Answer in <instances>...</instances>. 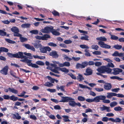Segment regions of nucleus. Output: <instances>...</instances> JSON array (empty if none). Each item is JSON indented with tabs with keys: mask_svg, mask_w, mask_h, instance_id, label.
<instances>
[{
	"mask_svg": "<svg viewBox=\"0 0 124 124\" xmlns=\"http://www.w3.org/2000/svg\"><path fill=\"white\" fill-rule=\"evenodd\" d=\"M96 39L100 41L98 42V44L101 47L107 49L110 48V46L107 44L103 41H105L107 40V39L106 38L104 37H100L97 38Z\"/></svg>",
	"mask_w": 124,
	"mask_h": 124,
	"instance_id": "f257e3e1",
	"label": "nucleus"
},
{
	"mask_svg": "<svg viewBox=\"0 0 124 124\" xmlns=\"http://www.w3.org/2000/svg\"><path fill=\"white\" fill-rule=\"evenodd\" d=\"M61 98L59 101L60 102H65L69 101V104L72 107L76 106V102L74 101V99L68 97L61 96Z\"/></svg>",
	"mask_w": 124,
	"mask_h": 124,
	"instance_id": "f03ea898",
	"label": "nucleus"
},
{
	"mask_svg": "<svg viewBox=\"0 0 124 124\" xmlns=\"http://www.w3.org/2000/svg\"><path fill=\"white\" fill-rule=\"evenodd\" d=\"M53 64L51 63L50 65L51 66L54 68V69H51V71L56 73H59V72L58 71L59 67L57 66L56 64H58V66L60 67V64L61 63H60L58 61H52Z\"/></svg>",
	"mask_w": 124,
	"mask_h": 124,
	"instance_id": "7ed1b4c3",
	"label": "nucleus"
},
{
	"mask_svg": "<svg viewBox=\"0 0 124 124\" xmlns=\"http://www.w3.org/2000/svg\"><path fill=\"white\" fill-rule=\"evenodd\" d=\"M53 29V27H46L44 29H42L40 30L41 32L44 33H49L51 32V30Z\"/></svg>",
	"mask_w": 124,
	"mask_h": 124,
	"instance_id": "20e7f679",
	"label": "nucleus"
},
{
	"mask_svg": "<svg viewBox=\"0 0 124 124\" xmlns=\"http://www.w3.org/2000/svg\"><path fill=\"white\" fill-rule=\"evenodd\" d=\"M8 67L6 66L3 67V69L0 70V72L1 74L6 75L8 74Z\"/></svg>",
	"mask_w": 124,
	"mask_h": 124,
	"instance_id": "39448f33",
	"label": "nucleus"
},
{
	"mask_svg": "<svg viewBox=\"0 0 124 124\" xmlns=\"http://www.w3.org/2000/svg\"><path fill=\"white\" fill-rule=\"evenodd\" d=\"M112 70L113 71L112 72V73L114 75H116L119 74L120 72H122L123 71L121 69L118 68H113Z\"/></svg>",
	"mask_w": 124,
	"mask_h": 124,
	"instance_id": "423d86ee",
	"label": "nucleus"
},
{
	"mask_svg": "<svg viewBox=\"0 0 124 124\" xmlns=\"http://www.w3.org/2000/svg\"><path fill=\"white\" fill-rule=\"evenodd\" d=\"M100 109L101 111L106 110L108 112H110L111 111L109 107H107L104 105H102V107H100Z\"/></svg>",
	"mask_w": 124,
	"mask_h": 124,
	"instance_id": "0eeeda50",
	"label": "nucleus"
},
{
	"mask_svg": "<svg viewBox=\"0 0 124 124\" xmlns=\"http://www.w3.org/2000/svg\"><path fill=\"white\" fill-rule=\"evenodd\" d=\"M49 55L52 56V57L55 58H57L58 57V55L57 54V52L55 51H53L50 52Z\"/></svg>",
	"mask_w": 124,
	"mask_h": 124,
	"instance_id": "6e6552de",
	"label": "nucleus"
},
{
	"mask_svg": "<svg viewBox=\"0 0 124 124\" xmlns=\"http://www.w3.org/2000/svg\"><path fill=\"white\" fill-rule=\"evenodd\" d=\"M23 45L27 49H31L34 51H35V48L33 46H31L28 44H25Z\"/></svg>",
	"mask_w": 124,
	"mask_h": 124,
	"instance_id": "1a4fd4ad",
	"label": "nucleus"
},
{
	"mask_svg": "<svg viewBox=\"0 0 124 124\" xmlns=\"http://www.w3.org/2000/svg\"><path fill=\"white\" fill-rule=\"evenodd\" d=\"M86 73H84V74L86 76L91 75L92 73V70L89 68H87L86 69Z\"/></svg>",
	"mask_w": 124,
	"mask_h": 124,
	"instance_id": "9d476101",
	"label": "nucleus"
},
{
	"mask_svg": "<svg viewBox=\"0 0 124 124\" xmlns=\"http://www.w3.org/2000/svg\"><path fill=\"white\" fill-rule=\"evenodd\" d=\"M112 55L114 56H122L124 55V54L122 53H119L117 51H116L112 54Z\"/></svg>",
	"mask_w": 124,
	"mask_h": 124,
	"instance_id": "9b49d317",
	"label": "nucleus"
},
{
	"mask_svg": "<svg viewBox=\"0 0 124 124\" xmlns=\"http://www.w3.org/2000/svg\"><path fill=\"white\" fill-rule=\"evenodd\" d=\"M23 53L21 52H19L18 53L16 54H17V56L16 57L17 58H25L26 57L23 55Z\"/></svg>",
	"mask_w": 124,
	"mask_h": 124,
	"instance_id": "f8f14e48",
	"label": "nucleus"
},
{
	"mask_svg": "<svg viewBox=\"0 0 124 124\" xmlns=\"http://www.w3.org/2000/svg\"><path fill=\"white\" fill-rule=\"evenodd\" d=\"M112 69L108 68H106L105 67L104 73L107 72L108 74H112Z\"/></svg>",
	"mask_w": 124,
	"mask_h": 124,
	"instance_id": "ddd939ff",
	"label": "nucleus"
},
{
	"mask_svg": "<svg viewBox=\"0 0 124 124\" xmlns=\"http://www.w3.org/2000/svg\"><path fill=\"white\" fill-rule=\"evenodd\" d=\"M104 88L106 90H109L111 88V85L110 84H106L104 85Z\"/></svg>",
	"mask_w": 124,
	"mask_h": 124,
	"instance_id": "4468645a",
	"label": "nucleus"
},
{
	"mask_svg": "<svg viewBox=\"0 0 124 124\" xmlns=\"http://www.w3.org/2000/svg\"><path fill=\"white\" fill-rule=\"evenodd\" d=\"M51 32L53 35L55 36L59 35L60 34L59 32L57 31L56 30L54 29L53 27V29L51 30Z\"/></svg>",
	"mask_w": 124,
	"mask_h": 124,
	"instance_id": "2eb2a0df",
	"label": "nucleus"
},
{
	"mask_svg": "<svg viewBox=\"0 0 124 124\" xmlns=\"http://www.w3.org/2000/svg\"><path fill=\"white\" fill-rule=\"evenodd\" d=\"M111 121L114 122L120 123L121 121V120L118 117H116L115 119L111 118Z\"/></svg>",
	"mask_w": 124,
	"mask_h": 124,
	"instance_id": "dca6fc26",
	"label": "nucleus"
},
{
	"mask_svg": "<svg viewBox=\"0 0 124 124\" xmlns=\"http://www.w3.org/2000/svg\"><path fill=\"white\" fill-rule=\"evenodd\" d=\"M31 62H29L28 65V66L35 68H38L39 67V66L35 64L32 63Z\"/></svg>",
	"mask_w": 124,
	"mask_h": 124,
	"instance_id": "f3484780",
	"label": "nucleus"
},
{
	"mask_svg": "<svg viewBox=\"0 0 124 124\" xmlns=\"http://www.w3.org/2000/svg\"><path fill=\"white\" fill-rule=\"evenodd\" d=\"M11 31L14 33L16 32H19V31L18 29L16 26H14L11 29Z\"/></svg>",
	"mask_w": 124,
	"mask_h": 124,
	"instance_id": "a211bd4d",
	"label": "nucleus"
},
{
	"mask_svg": "<svg viewBox=\"0 0 124 124\" xmlns=\"http://www.w3.org/2000/svg\"><path fill=\"white\" fill-rule=\"evenodd\" d=\"M9 90L10 92L14 94H17L18 93L17 90L13 88H9Z\"/></svg>",
	"mask_w": 124,
	"mask_h": 124,
	"instance_id": "6ab92c4d",
	"label": "nucleus"
},
{
	"mask_svg": "<svg viewBox=\"0 0 124 124\" xmlns=\"http://www.w3.org/2000/svg\"><path fill=\"white\" fill-rule=\"evenodd\" d=\"M60 67H63L64 66L69 67L70 65V63L68 62H65L63 63H61L60 64Z\"/></svg>",
	"mask_w": 124,
	"mask_h": 124,
	"instance_id": "aec40b11",
	"label": "nucleus"
},
{
	"mask_svg": "<svg viewBox=\"0 0 124 124\" xmlns=\"http://www.w3.org/2000/svg\"><path fill=\"white\" fill-rule=\"evenodd\" d=\"M62 117L63 118V119L64 122H69L70 121V120L69 119V117L68 116H62Z\"/></svg>",
	"mask_w": 124,
	"mask_h": 124,
	"instance_id": "412c9836",
	"label": "nucleus"
},
{
	"mask_svg": "<svg viewBox=\"0 0 124 124\" xmlns=\"http://www.w3.org/2000/svg\"><path fill=\"white\" fill-rule=\"evenodd\" d=\"M105 67H101L97 69V70L99 72L101 73H104Z\"/></svg>",
	"mask_w": 124,
	"mask_h": 124,
	"instance_id": "4be33fe9",
	"label": "nucleus"
},
{
	"mask_svg": "<svg viewBox=\"0 0 124 124\" xmlns=\"http://www.w3.org/2000/svg\"><path fill=\"white\" fill-rule=\"evenodd\" d=\"M31 26L30 23H24L21 25V27L23 28H28L29 27Z\"/></svg>",
	"mask_w": 124,
	"mask_h": 124,
	"instance_id": "5701e85b",
	"label": "nucleus"
},
{
	"mask_svg": "<svg viewBox=\"0 0 124 124\" xmlns=\"http://www.w3.org/2000/svg\"><path fill=\"white\" fill-rule=\"evenodd\" d=\"M61 70L62 72H64L66 73H68L69 71V70L65 68H60L59 67V70Z\"/></svg>",
	"mask_w": 124,
	"mask_h": 124,
	"instance_id": "b1692460",
	"label": "nucleus"
},
{
	"mask_svg": "<svg viewBox=\"0 0 124 124\" xmlns=\"http://www.w3.org/2000/svg\"><path fill=\"white\" fill-rule=\"evenodd\" d=\"M33 45L34 46L35 48H40L42 46V45H41V44L39 43H34L33 44Z\"/></svg>",
	"mask_w": 124,
	"mask_h": 124,
	"instance_id": "393cba45",
	"label": "nucleus"
},
{
	"mask_svg": "<svg viewBox=\"0 0 124 124\" xmlns=\"http://www.w3.org/2000/svg\"><path fill=\"white\" fill-rule=\"evenodd\" d=\"M25 57V58H24V59H22L21 60V61L25 63H27V65H28V64L29 63V62L32 61L31 60H30L26 58Z\"/></svg>",
	"mask_w": 124,
	"mask_h": 124,
	"instance_id": "a878e982",
	"label": "nucleus"
},
{
	"mask_svg": "<svg viewBox=\"0 0 124 124\" xmlns=\"http://www.w3.org/2000/svg\"><path fill=\"white\" fill-rule=\"evenodd\" d=\"M88 37H89L87 35L84 34L83 36H81L80 39L82 40H89Z\"/></svg>",
	"mask_w": 124,
	"mask_h": 124,
	"instance_id": "bb28decb",
	"label": "nucleus"
},
{
	"mask_svg": "<svg viewBox=\"0 0 124 124\" xmlns=\"http://www.w3.org/2000/svg\"><path fill=\"white\" fill-rule=\"evenodd\" d=\"M110 78L113 79H117L118 80H121L123 79L122 78H120L116 76H113L111 77Z\"/></svg>",
	"mask_w": 124,
	"mask_h": 124,
	"instance_id": "cd10ccee",
	"label": "nucleus"
},
{
	"mask_svg": "<svg viewBox=\"0 0 124 124\" xmlns=\"http://www.w3.org/2000/svg\"><path fill=\"white\" fill-rule=\"evenodd\" d=\"M111 118H108L107 117H102V121L103 122H106L108 120L111 121Z\"/></svg>",
	"mask_w": 124,
	"mask_h": 124,
	"instance_id": "c85d7f7f",
	"label": "nucleus"
},
{
	"mask_svg": "<svg viewBox=\"0 0 124 124\" xmlns=\"http://www.w3.org/2000/svg\"><path fill=\"white\" fill-rule=\"evenodd\" d=\"M77 79L78 80L82 81L84 80V78L81 75L78 74L77 77Z\"/></svg>",
	"mask_w": 124,
	"mask_h": 124,
	"instance_id": "c756f323",
	"label": "nucleus"
},
{
	"mask_svg": "<svg viewBox=\"0 0 124 124\" xmlns=\"http://www.w3.org/2000/svg\"><path fill=\"white\" fill-rule=\"evenodd\" d=\"M33 56L35 58H38L40 59H44L45 58V56H39L37 55H33Z\"/></svg>",
	"mask_w": 124,
	"mask_h": 124,
	"instance_id": "7c9ffc66",
	"label": "nucleus"
},
{
	"mask_svg": "<svg viewBox=\"0 0 124 124\" xmlns=\"http://www.w3.org/2000/svg\"><path fill=\"white\" fill-rule=\"evenodd\" d=\"M40 49L41 52V53H45L46 52V47H42V46L40 48Z\"/></svg>",
	"mask_w": 124,
	"mask_h": 124,
	"instance_id": "2f4dec72",
	"label": "nucleus"
},
{
	"mask_svg": "<svg viewBox=\"0 0 124 124\" xmlns=\"http://www.w3.org/2000/svg\"><path fill=\"white\" fill-rule=\"evenodd\" d=\"M9 99L11 100L16 101L17 100L18 98L15 96L14 95H12L10 96Z\"/></svg>",
	"mask_w": 124,
	"mask_h": 124,
	"instance_id": "473e14b6",
	"label": "nucleus"
},
{
	"mask_svg": "<svg viewBox=\"0 0 124 124\" xmlns=\"http://www.w3.org/2000/svg\"><path fill=\"white\" fill-rule=\"evenodd\" d=\"M7 54L9 57H17V54H13L9 53H8Z\"/></svg>",
	"mask_w": 124,
	"mask_h": 124,
	"instance_id": "72a5a7b5",
	"label": "nucleus"
},
{
	"mask_svg": "<svg viewBox=\"0 0 124 124\" xmlns=\"http://www.w3.org/2000/svg\"><path fill=\"white\" fill-rule=\"evenodd\" d=\"M113 47L116 49L119 50L122 48V46L121 45L117 44L114 45L113 46Z\"/></svg>",
	"mask_w": 124,
	"mask_h": 124,
	"instance_id": "f704fd0d",
	"label": "nucleus"
},
{
	"mask_svg": "<svg viewBox=\"0 0 124 124\" xmlns=\"http://www.w3.org/2000/svg\"><path fill=\"white\" fill-rule=\"evenodd\" d=\"M117 104V103L116 101H114L111 102L109 104L110 106L111 107H113L116 106Z\"/></svg>",
	"mask_w": 124,
	"mask_h": 124,
	"instance_id": "c9c22d12",
	"label": "nucleus"
},
{
	"mask_svg": "<svg viewBox=\"0 0 124 124\" xmlns=\"http://www.w3.org/2000/svg\"><path fill=\"white\" fill-rule=\"evenodd\" d=\"M107 66L108 67H111L112 68H113L115 67L114 65L112 62H108L107 65Z\"/></svg>",
	"mask_w": 124,
	"mask_h": 124,
	"instance_id": "e433bc0d",
	"label": "nucleus"
},
{
	"mask_svg": "<svg viewBox=\"0 0 124 124\" xmlns=\"http://www.w3.org/2000/svg\"><path fill=\"white\" fill-rule=\"evenodd\" d=\"M123 108L120 106H117L114 108V110L116 111H120L122 110Z\"/></svg>",
	"mask_w": 124,
	"mask_h": 124,
	"instance_id": "4c0bfd02",
	"label": "nucleus"
},
{
	"mask_svg": "<svg viewBox=\"0 0 124 124\" xmlns=\"http://www.w3.org/2000/svg\"><path fill=\"white\" fill-rule=\"evenodd\" d=\"M5 30V29H3L2 30H0V35L2 36H4L6 35V33L4 31Z\"/></svg>",
	"mask_w": 124,
	"mask_h": 124,
	"instance_id": "58836bf2",
	"label": "nucleus"
},
{
	"mask_svg": "<svg viewBox=\"0 0 124 124\" xmlns=\"http://www.w3.org/2000/svg\"><path fill=\"white\" fill-rule=\"evenodd\" d=\"M30 32L32 34H37L38 33L39 31L37 30H34L30 31Z\"/></svg>",
	"mask_w": 124,
	"mask_h": 124,
	"instance_id": "ea45409f",
	"label": "nucleus"
},
{
	"mask_svg": "<svg viewBox=\"0 0 124 124\" xmlns=\"http://www.w3.org/2000/svg\"><path fill=\"white\" fill-rule=\"evenodd\" d=\"M43 40H46L48 38H50V36L47 34H46L42 36Z\"/></svg>",
	"mask_w": 124,
	"mask_h": 124,
	"instance_id": "a19ab883",
	"label": "nucleus"
},
{
	"mask_svg": "<svg viewBox=\"0 0 124 124\" xmlns=\"http://www.w3.org/2000/svg\"><path fill=\"white\" fill-rule=\"evenodd\" d=\"M24 54L27 56H29L28 58L30 59H32L33 58V57L31 55V54L30 53H27L25 52L23 53Z\"/></svg>",
	"mask_w": 124,
	"mask_h": 124,
	"instance_id": "79ce46f5",
	"label": "nucleus"
},
{
	"mask_svg": "<svg viewBox=\"0 0 124 124\" xmlns=\"http://www.w3.org/2000/svg\"><path fill=\"white\" fill-rule=\"evenodd\" d=\"M93 101L95 102H98L100 101L98 96H97L93 99Z\"/></svg>",
	"mask_w": 124,
	"mask_h": 124,
	"instance_id": "37998d69",
	"label": "nucleus"
},
{
	"mask_svg": "<svg viewBox=\"0 0 124 124\" xmlns=\"http://www.w3.org/2000/svg\"><path fill=\"white\" fill-rule=\"evenodd\" d=\"M44 85L45 86H47L48 87H51L53 86V85L48 82H47L45 83Z\"/></svg>",
	"mask_w": 124,
	"mask_h": 124,
	"instance_id": "c03bdc74",
	"label": "nucleus"
},
{
	"mask_svg": "<svg viewBox=\"0 0 124 124\" xmlns=\"http://www.w3.org/2000/svg\"><path fill=\"white\" fill-rule=\"evenodd\" d=\"M100 101V100L103 101L106 98L105 96L103 95H100L98 96Z\"/></svg>",
	"mask_w": 124,
	"mask_h": 124,
	"instance_id": "a18cd8bd",
	"label": "nucleus"
},
{
	"mask_svg": "<svg viewBox=\"0 0 124 124\" xmlns=\"http://www.w3.org/2000/svg\"><path fill=\"white\" fill-rule=\"evenodd\" d=\"M91 47L92 49H94L96 50H98L99 48V46L97 45H92Z\"/></svg>",
	"mask_w": 124,
	"mask_h": 124,
	"instance_id": "49530a36",
	"label": "nucleus"
},
{
	"mask_svg": "<svg viewBox=\"0 0 124 124\" xmlns=\"http://www.w3.org/2000/svg\"><path fill=\"white\" fill-rule=\"evenodd\" d=\"M20 39V41L22 42L26 41L27 40V39L26 38L23 37L22 36H21Z\"/></svg>",
	"mask_w": 124,
	"mask_h": 124,
	"instance_id": "de8ad7c7",
	"label": "nucleus"
},
{
	"mask_svg": "<svg viewBox=\"0 0 124 124\" xmlns=\"http://www.w3.org/2000/svg\"><path fill=\"white\" fill-rule=\"evenodd\" d=\"M78 100L79 101H84L85 100V99L83 97L79 96H78Z\"/></svg>",
	"mask_w": 124,
	"mask_h": 124,
	"instance_id": "09e8293b",
	"label": "nucleus"
},
{
	"mask_svg": "<svg viewBox=\"0 0 124 124\" xmlns=\"http://www.w3.org/2000/svg\"><path fill=\"white\" fill-rule=\"evenodd\" d=\"M5 40L8 43L11 44H13L15 43H16L15 41H12L9 39H6Z\"/></svg>",
	"mask_w": 124,
	"mask_h": 124,
	"instance_id": "8fccbe9b",
	"label": "nucleus"
},
{
	"mask_svg": "<svg viewBox=\"0 0 124 124\" xmlns=\"http://www.w3.org/2000/svg\"><path fill=\"white\" fill-rule=\"evenodd\" d=\"M1 52H7L8 51V49L5 47H0Z\"/></svg>",
	"mask_w": 124,
	"mask_h": 124,
	"instance_id": "3c124183",
	"label": "nucleus"
},
{
	"mask_svg": "<svg viewBox=\"0 0 124 124\" xmlns=\"http://www.w3.org/2000/svg\"><path fill=\"white\" fill-rule=\"evenodd\" d=\"M36 63L39 65H43L44 64V63L42 62L39 61L36 62Z\"/></svg>",
	"mask_w": 124,
	"mask_h": 124,
	"instance_id": "603ef678",
	"label": "nucleus"
},
{
	"mask_svg": "<svg viewBox=\"0 0 124 124\" xmlns=\"http://www.w3.org/2000/svg\"><path fill=\"white\" fill-rule=\"evenodd\" d=\"M111 39L113 40H117L118 39V37L117 36L114 35L111 36V37H110Z\"/></svg>",
	"mask_w": 124,
	"mask_h": 124,
	"instance_id": "864d4df0",
	"label": "nucleus"
},
{
	"mask_svg": "<svg viewBox=\"0 0 124 124\" xmlns=\"http://www.w3.org/2000/svg\"><path fill=\"white\" fill-rule=\"evenodd\" d=\"M80 47L82 49H88L89 48L87 46L85 45H80Z\"/></svg>",
	"mask_w": 124,
	"mask_h": 124,
	"instance_id": "5fc2aeb1",
	"label": "nucleus"
},
{
	"mask_svg": "<svg viewBox=\"0 0 124 124\" xmlns=\"http://www.w3.org/2000/svg\"><path fill=\"white\" fill-rule=\"evenodd\" d=\"M93 54L95 55H100L101 54V53L100 51H96L93 52Z\"/></svg>",
	"mask_w": 124,
	"mask_h": 124,
	"instance_id": "6e6d98bb",
	"label": "nucleus"
},
{
	"mask_svg": "<svg viewBox=\"0 0 124 124\" xmlns=\"http://www.w3.org/2000/svg\"><path fill=\"white\" fill-rule=\"evenodd\" d=\"M52 13L55 16H59V13L55 10L53 11L52 12Z\"/></svg>",
	"mask_w": 124,
	"mask_h": 124,
	"instance_id": "4d7b16f0",
	"label": "nucleus"
},
{
	"mask_svg": "<svg viewBox=\"0 0 124 124\" xmlns=\"http://www.w3.org/2000/svg\"><path fill=\"white\" fill-rule=\"evenodd\" d=\"M29 117L31 119H32L34 120H36L37 119V117L34 115H30Z\"/></svg>",
	"mask_w": 124,
	"mask_h": 124,
	"instance_id": "13d9d810",
	"label": "nucleus"
},
{
	"mask_svg": "<svg viewBox=\"0 0 124 124\" xmlns=\"http://www.w3.org/2000/svg\"><path fill=\"white\" fill-rule=\"evenodd\" d=\"M72 42V41L70 39L65 40L64 42V43L67 44H71Z\"/></svg>",
	"mask_w": 124,
	"mask_h": 124,
	"instance_id": "bf43d9fd",
	"label": "nucleus"
},
{
	"mask_svg": "<svg viewBox=\"0 0 124 124\" xmlns=\"http://www.w3.org/2000/svg\"><path fill=\"white\" fill-rule=\"evenodd\" d=\"M47 44L48 45L52 46L55 47L57 46L56 44L53 42H49Z\"/></svg>",
	"mask_w": 124,
	"mask_h": 124,
	"instance_id": "052dcab7",
	"label": "nucleus"
},
{
	"mask_svg": "<svg viewBox=\"0 0 124 124\" xmlns=\"http://www.w3.org/2000/svg\"><path fill=\"white\" fill-rule=\"evenodd\" d=\"M95 90L98 92H101L103 91V89L102 88H95Z\"/></svg>",
	"mask_w": 124,
	"mask_h": 124,
	"instance_id": "680f3d73",
	"label": "nucleus"
},
{
	"mask_svg": "<svg viewBox=\"0 0 124 124\" xmlns=\"http://www.w3.org/2000/svg\"><path fill=\"white\" fill-rule=\"evenodd\" d=\"M10 73L11 75L14 78H17V77L15 75V73L13 71L10 70Z\"/></svg>",
	"mask_w": 124,
	"mask_h": 124,
	"instance_id": "e2e57ef3",
	"label": "nucleus"
},
{
	"mask_svg": "<svg viewBox=\"0 0 124 124\" xmlns=\"http://www.w3.org/2000/svg\"><path fill=\"white\" fill-rule=\"evenodd\" d=\"M68 74L69 75L72 79H76V77L71 73H69Z\"/></svg>",
	"mask_w": 124,
	"mask_h": 124,
	"instance_id": "0e129e2a",
	"label": "nucleus"
},
{
	"mask_svg": "<svg viewBox=\"0 0 124 124\" xmlns=\"http://www.w3.org/2000/svg\"><path fill=\"white\" fill-rule=\"evenodd\" d=\"M106 116L108 117H113L114 116V114L112 113H109L106 114Z\"/></svg>",
	"mask_w": 124,
	"mask_h": 124,
	"instance_id": "69168bd1",
	"label": "nucleus"
},
{
	"mask_svg": "<svg viewBox=\"0 0 124 124\" xmlns=\"http://www.w3.org/2000/svg\"><path fill=\"white\" fill-rule=\"evenodd\" d=\"M4 99L5 100H8L9 99L10 96L8 95H4L2 96Z\"/></svg>",
	"mask_w": 124,
	"mask_h": 124,
	"instance_id": "338daca9",
	"label": "nucleus"
},
{
	"mask_svg": "<svg viewBox=\"0 0 124 124\" xmlns=\"http://www.w3.org/2000/svg\"><path fill=\"white\" fill-rule=\"evenodd\" d=\"M47 91L51 92L54 93L55 92L56 90L54 89H47Z\"/></svg>",
	"mask_w": 124,
	"mask_h": 124,
	"instance_id": "774afa93",
	"label": "nucleus"
}]
</instances>
